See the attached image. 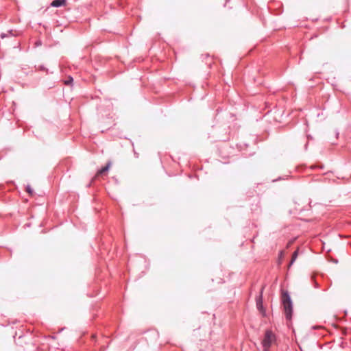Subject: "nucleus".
Listing matches in <instances>:
<instances>
[{"label": "nucleus", "instance_id": "1", "mask_svg": "<svg viewBox=\"0 0 351 351\" xmlns=\"http://www.w3.org/2000/svg\"><path fill=\"white\" fill-rule=\"evenodd\" d=\"M282 303L286 318L290 320L292 316V302L287 293L282 294Z\"/></svg>", "mask_w": 351, "mask_h": 351}, {"label": "nucleus", "instance_id": "2", "mask_svg": "<svg viewBox=\"0 0 351 351\" xmlns=\"http://www.w3.org/2000/svg\"><path fill=\"white\" fill-rule=\"evenodd\" d=\"M275 339L276 338L274 334L270 330H267L263 341L264 351H269V348L271 346V343L275 341Z\"/></svg>", "mask_w": 351, "mask_h": 351}, {"label": "nucleus", "instance_id": "3", "mask_svg": "<svg viewBox=\"0 0 351 351\" xmlns=\"http://www.w3.org/2000/svg\"><path fill=\"white\" fill-rule=\"evenodd\" d=\"M110 167H111V162H108L107 163V165H106L104 167H103L101 169H100V170L97 173V174H96V176H95V178H97L98 176H101V175H103L104 173H105L106 172H107V171L109 170V169L110 168Z\"/></svg>", "mask_w": 351, "mask_h": 351}, {"label": "nucleus", "instance_id": "4", "mask_svg": "<svg viewBox=\"0 0 351 351\" xmlns=\"http://www.w3.org/2000/svg\"><path fill=\"white\" fill-rule=\"evenodd\" d=\"M66 0H53L51 5L53 7H60L66 5Z\"/></svg>", "mask_w": 351, "mask_h": 351}, {"label": "nucleus", "instance_id": "5", "mask_svg": "<svg viewBox=\"0 0 351 351\" xmlns=\"http://www.w3.org/2000/svg\"><path fill=\"white\" fill-rule=\"evenodd\" d=\"M298 256V250H295L292 255V258H291V260L289 267H290L294 263V261L297 259Z\"/></svg>", "mask_w": 351, "mask_h": 351}, {"label": "nucleus", "instance_id": "6", "mask_svg": "<svg viewBox=\"0 0 351 351\" xmlns=\"http://www.w3.org/2000/svg\"><path fill=\"white\" fill-rule=\"evenodd\" d=\"M257 307L260 311H262L263 308V302H262V298L260 297V298L257 300L256 303Z\"/></svg>", "mask_w": 351, "mask_h": 351}, {"label": "nucleus", "instance_id": "7", "mask_svg": "<svg viewBox=\"0 0 351 351\" xmlns=\"http://www.w3.org/2000/svg\"><path fill=\"white\" fill-rule=\"evenodd\" d=\"M73 80V77L69 76V77H68L67 80L64 82V83L66 85H70V84H71Z\"/></svg>", "mask_w": 351, "mask_h": 351}, {"label": "nucleus", "instance_id": "8", "mask_svg": "<svg viewBox=\"0 0 351 351\" xmlns=\"http://www.w3.org/2000/svg\"><path fill=\"white\" fill-rule=\"evenodd\" d=\"M26 191L30 195H32L34 192L32 188L29 186H27L26 188Z\"/></svg>", "mask_w": 351, "mask_h": 351}]
</instances>
